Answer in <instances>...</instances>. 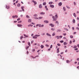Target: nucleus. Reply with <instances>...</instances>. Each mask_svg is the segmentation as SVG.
I'll return each instance as SVG.
<instances>
[{
	"label": "nucleus",
	"mask_w": 79,
	"mask_h": 79,
	"mask_svg": "<svg viewBox=\"0 0 79 79\" xmlns=\"http://www.w3.org/2000/svg\"><path fill=\"white\" fill-rule=\"evenodd\" d=\"M57 45H58V46H60L61 44H59V43H58V44H57Z\"/></svg>",
	"instance_id": "37998d69"
},
{
	"label": "nucleus",
	"mask_w": 79,
	"mask_h": 79,
	"mask_svg": "<svg viewBox=\"0 0 79 79\" xmlns=\"http://www.w3.org/2000/svg\"><path fill=\"white\" fill-rule=\"evenodd\" d=\"M77 46L79 48V44H77Z\"/></svg>",
	"instance_id": "774afa93"
},
{
	"label": "nucleus",
	"mask_w": 79,
	"mask_h": 79,
	"mask_svg": "<svg viewBox=\"0 0 79 79\" xmlns=\"http://www.w3.org/2000/svg\"><path fill=\"white\" fill-rule=\"evenodd\" d=\"M43 5H46V2H44L43 4Z\"/></svg>",
	"instance_id": "b1692460"
},
{
	"label": "nucleus",
	"mask_w": 79,
	"mask_h": 79,
	"mask_svg": "<svg viewBox=\"0 0 79 79\" xmlns=\"http://www.w3.org/2000/svg\"><path fill=\"white\" fill-rule=\"evenodd\" d=\"M59 6H61V5H62V3H61V2H60L59 3Z\"/></svg>",
	"instance_id": "4468645a"
},
{
	"label": "nucleus",
	"mask_w": 79,
	"mask_h": 79,
	"mask_svg": "<svg viewBox=\"0 0 79 79\" xmlns=\"http://www.w3.org/2000/svg\"><path fill=\"white\" fill-rule=\"evenodd\" d=\"M24 6L21 7V9L23 11H24Z\"/></svg>",
	"instance_id": "0eeeda50"
},
{
	"label": "nucleus",
	"mask_w": 79,
	"mask_h": 79,
	"mask_svg": "<svg viewBox=\"0 0 79 79\" xmlns=\"http://www.w3.org/2000/svg\"><path fill=\"white\" fill-rule=\"evenodd\" d=\"M33 38V39H37V37L36 36H35L34 35L33 37H32Z\"/></svg>",
	"instance_id": "ddd939ff"
},
{
	"label": "nucleus",
	"mask_w": 79,
	"mask_h": 79,
	"mask_svg": "<svg viewBox=\"0 0 79 79\" xmlns=\"http://www.w3.org/2000/svg\"><path fill=\"white\" fill-rule=\"evenodd\" d=\"M20 6V4H18L17 6H18V7H19V6Z\"/></svg>",
	"instance_id": "a878e982"
},
{
	"label": "nucleus",
	"mask_w": 79,
	"mask_h": 79,
	"mask_svg": "<svg viewBox=\"0 0 79 79\" xmlns=\"http://www.w3.org/2000/svg\"><path fill=\"white\" fill-rule=\"evenodd\" d=\"M32 2H33V3H34L35 4V5H36V4H37V2H36L35 1L33 0Z\"/></svg>",
	"instance_id": "9d476101"
},
{
	"label": "nucleus",
	"mask_w": 79,
	"mask_h": 79,
	"mask_svg": "<svg viewBox=\"0 0 79 79\" xmlns=\"http://www.w3.org/2000/svg\"><path fill=\"white\" fill-rule=\"evenodd\" d=\"M44 8L47 11H48V9L47 8V6H45L44 7Z\"/></svg>",
	"instance_id": "7ed1b4c3"
},
{
	"label": "nucleus",
	"mask_w": 79,
	"mask_h": 79,
	"mask_svg": "<svg viewBox=\"0 0 79 79\" xmlns=\"http://www.w3.org/2000/svg\"><path fill=\"white\" fill-rule=\"evenodd\" d=\"M77 29V30H78L79 31V28L78 27H77L76 28Z\"/></svg>",
	"instance_id": "5fc2aeb1"
},
{
	"label": "nucleus",
	"mask_w": 79,
	"mask_h": 79,
	"mask_svg": "<svg viewBox=\"0 0 79 79\" xmlns=\"http://www.w3.org/2000/svg\"><path fill=\"white\" fill-rule=\"evenodd\" d=\"M39 8H42V4H40L39 6Z\"/></svg>",
	"instance_id": "20e7f679"
},
{
	"label": "nucleus",
	"mask_w": 79,
	"mask_h": 79,
	"mask_svg": "<svg viewBox=\"0 0 79 79\" xmlns=\"http://www.w3.org/2000/svg\"><path fill=\"white\" fill-rule=\"evenodd\" d=\"M77 48V46H74V48Z\"/></svg>",
	"instance_id": "de8ad7c7"
},
{
	"label": "nucleus",
	"mask_w": 79,
	"mask_h": 79,
	"mask_svg": "<svg viewBox=\"0 0 79 79\" xmlns=\"http://www.w3.org/2000/svg\"><path fill=\"white\" fill-rule=\"evenodd\" d=\"M34 16H35V17H36V16H37V14H35L34 15Z\"/></svg>",
	"instance_id": "f704fd0d"
},
{
	"label": "nucleus",
	"mask_w": 79,
	"mask_h": 79,
	"mask_svg": "<svg viewBox=\"0 0 79 79\" xmlns=\"http://www.w3.org/2000/svg\"><path fill=\"white\" fill-rule=\"evenodd\" d=\"M43 18V17H40L39 18V19H42Z\"/></svg>",
	"instance_id": "cd10ccee"
},
{
	"label": "nucleus",
	"mask_w": 79,
	"mask_h": 79,
	"mask_svg": "<svg viewBox=\"0 0 79 79\" xmlns=\"http://www.w3.org/2000/svg\"><path fill=\"white\" fill-rule=\"evenodd\" d=\"M64 42V41L63 40H61L60 41V42L61 43H63Z\"/></svg>",
	"instance_id": "a19ab883"
},
{
	"label": "nucleus",
	"mask_w": 79,
	"mask_h": 79,
	"mask_svg": "<svg viewBox=\"0 0 79 79\" xmlns=\"http://www.w3.org/2000/svg\"><path fill=\"white\" fill-rule=\"evenodd\" d=\"M41 15H44V14H45V13L44 12H41L40 13V14Z\"/></svg>",
	"instance_id": "2f4dec72"
},
{
	"label": "nucleus",
	"mask_w": 79,
	"mask_h": 79,
	"mask_svg": "<svg viewBox=\"0 0 79 79\" xmlns=\"http://www.w3.org/2000/svg\"><path fill=\"white\" fill-rule=\"evenodd\" d=\"M73 16L74 17H76V14L75 13H73Z\"/></svg>",
	"instance_id": "bb28decb"
},
{
	"label": "nucleus",
	"mask_w": 79,
	"mask_h": 79,
	"mask_svg": "<svg viewBox=\"0 0 79 79\" xmlns=\"http://www.w3.org/2000/svg\"><path fill=\"white\" fill-rule=\"evenodd\" d=\"M39 27H44V25H42L41 24H39Z\"/></svg>",
	"instance_id": "f8f14e48"
},
{
	"label": "nucleus",
	"mask_w": 79,
	"mask_h": 79,
	"mask_svg": "<svg viewBox=\"0 0 79 79\" xmlns=\"http://www.w3.org/2000/svg\"><path fill=\"white\" fill-rule=\"evenodd\" d=\"M66 62L67 63H70V61L68 60H67L66 61Z\"/></svg>",
	"instance_id": "dca6fc26"
},
{
	"label": "nucleus",
	"mask_w": 79,
	"mask_h": 79,
	"mask_svg": "<svg viewBox=\"0 0 79 79\" xmlns=\"http://www.w3.org/2000/svg\"><path fill=\"white\" fill-rule=\"evenodd\" d=\"M30 57H31V58H35V57H34V56H30Z\"/></svg>",
	"instance_id": "79ce46f5"
},
{
	"label": "nucleus",
	"mask_w": 79,
	"mask_h": 79,
	"mask_svg": "<svg viewBox=\"0 0 79 79\" xmlns=\"http://www.w3.org/2000/svg\"><path fill=\"white\" fill-rule=\"evenodd\" d=\"M44 23H48V21H47V20H45L44 21Z\"/></svg>",
	"instance_id": "9b49d317"
},
{
	"label": "nucleus",
	"mask_w": 79,
	"mask_h": 79,
	"mask_svg": "<svg viewBox=\"0 0 79 79\" xmlns=\"http://www.w3.org/2000/svg\"><path fill=\"white\" fill-rule=\"evenodd\" d=\"M12 18H15V16H12Z\"/></svg>",
	"instance_id": "6e6d98bb"
},
{
	"label": "nucleus",
	"mask_w": 79,
	"mask_h": 79,
	"mask_svg": "<svg viewBox=\"0 0 79 79\" xmlns=\"http://www.w3.org/2000/svg\"><path fill=\"white\" fill-rule=\"evenodd\" d=\"M56 24H58L59 23H58V21H56Z\"/></svg>",
	"instance_id": "8fccbe9b"
},
{
	"label": "nucleus",
	"mask_w": 79,
	"mask_h": 79,
	"mask_svg": "<svg viewBox=\"0 0 79 79\" xmlns=\"http://www.w3.org/2000/svg\"><path fill=\"white\" fill-rule=\"evenodd\" d=\"M63 39H66V38L65 37H64Z\"/></svg>",
	"instance_id": "bf43d9fd"
},
{
	"label": "nucleus",
	"mask_w": 79,
	"mask_h": 79,
	"mask_svg": "<svg viewBox=\"0 0 79 79\" xmlns=\"http://www.w3.org/2000/svg\"><path fill=\"white\" fill-rule=\"evenodd\" d=\"M61 30L60 29L57 30V32H61Z\"/></svg>",
	"instance_id": "412c9836"
},
{
	"label": "nucleus",
	"mask_w": 79,
	"mask_h": 79,
	"mask_svg": "<svg viewBox=\"0 0 79 79\" xmlns=\"http://www.w3.org/2000/svg\"><path fill=\"white\" fill-rule=\"evenodd\" d=\"M17 26H18V27H22V26H23V25L21 24H18Z\"/></svg>",
	"instance_id": "423d86ee"
},
{
	"label": "nucleus",
	"mask_w": 79,
	"mask_h": 79,
	"mask_svg": "<svg viewBox=\"0 0 79 79\" xmlns=\"http://www.w3.org/2000/svg\"><path fill=\"white\" fill-rule=\"evenodd\" d=\"M28 48H29V46H26V50H27Z\"/></svg>",
	"instance_id": "6ab92c4d"
},
{
	"label": "nucleus",
	"mask_w": 79,
	"mask_h": 79,
	"mask_svg": "<svg viewBox=\"0 0 79 79\" xmlns=\"http://www.w3.org/2000/svg\"><path fill=\"white\" fill-rule=\"evenodd\" d=\"M55 17H56V18H58V15H56Z\"/></svg>",
	"instance_id": "09e8293b"
},
{
	"label": "nucleus",
	"mask_w": 79,
	"mask_h": 79,
	"mask_svg": "<svg viewBox=\"0 0 79 79\" xmlns=\"http://www.w3.org/2000/svg\"><path fill=\"white\" fill-rule=\"evenodd\" d=\"M55 35V33H53L52 34L53 36H54V35Z\"/></svg>",
	"instance_id": "58836bf2"
},
{
	"label": "nucleus",
	"mask_w": 79,
	"mask_h": 79,
	"mask_svg": "<svg viewBox=\"0 0 79 79\" xmlns=\"http://www.w3.org/2000/svg\"><path fill=\"white\" fill-rule=\"evenodd\" d=\"M18 23H22V21H19L18 22Z\"/></svg>",
	"instance_id": "e433bc0d"
},
{
	"label": "nucleus",
	"mask_w": 79,
	"mask_h": 79,
	"mask_svg": "<svg viewBox=\"0 0 79 79\" xmlns=\"http://www.w3.org/2000/svg\"><path fill=\"white\" fill-rule=\"evenodd\" d=\"M32 21V19H29L28 20V22L29 23H30V22H31Z\"/></svg>",
	"instance_id": "2eb2a0df"
},
{
	"label": "nucleus",
	"mask_w": 79,
	"mask_h": 79,
	"mask_svg": "<svg viewBox=\"0 0 79 79\" xmlns=\"http://www.w3.org/2000/svg\"><path fill=\"white\" fill-rule=\"evenodd\" d=\"M45 46H46V47H49V45H48V44H46Z\"/></svg>",
	"instance_id": "49530a36"
},
{
	"label": "nucleus",
	"mask_w": 79,
	"mask_h": 79,
	"mask_svg": "<svg viewBox=\"0 0 79 79\" xmlns=\"http://www.w3.org/2000/svg\"><path fill=\"white\" fill-rule=\"evenodd\" d=\"M52 47H53V46L52 45H51L50 46V48H52Z\"/></svg>",
	"instance_id": "c03bdc74"
},
{
	"label": "nucleus",
	"mask_w": 79,
	"mask_h": 79,
	"mask_svg": "<svg viewBox=\"0 0 79 79\" xmlns=\"http://www.w3.org/2000/svg\"><path fill=\"white\" fill-rule=\"evenodd\" d=\"M68 52V50H65V52L66 53V52Z\"/></svg>",
	"instance_id": "e2e57ef3"
},
{
	"label": "nucleus",
	"mask_w": 79,
	"mask_h": 79,
	"mask_svg": "<svg viewBox=\"0 0 79 79\" xmlns=\"http://www.w3.org/2000/svg\"><path fill=\"white\" fill-rule=\"evenodd\" d=\"M74 4L75 5H76V2H74Z\"/></svg>",
	"instance_id": "13d9d810"
},
{
	"label": "nucleus",
	"mask_w": 79,
	"mask_h": 79,
	"mask_svg": "<svg viewBox=\"0 0 79 79\" xmlns=\"http://www.w3.org/2000/svg\"><path fill=\"white\" fill-rule=\"evenodd\" d=\"M6 8L7 9H10V6L6 5Z\"/></svg>",
	"instance_id": "6e6552de"
},
{
	"label": "nucleus",
	"mask_w": 79,
	"mask_h": 79,
	"mask_svg": "<svg viewBox=\"0 0 79 79\" xmlns=\"http://www.w3.org/2000/svg\"><path fill=\"white\" fill-rule=\"evenodd\" d=\"M70 44H72V41L70 40Z\"/></svg>",
	"instance_id": "864d4df0"
},
{
	"label": "nucleus",
	"mask_w": 79,
	"mask_h": 79,
	"mask_svg": "<svg viewBox=\"0 0 79 79\" xmlns=\"http://www.w3.org/2000/svg\"><path fill=\"white\" fill-rule=\"evenodd\" d=\"M52 19H53V21H56V18L55 17V16H52Z\"/></svg>",
	"instance_id": "f03ea898"
},
{
	"label": "nucleus",
	"mask_w": 79,
	"mask_h": 79,
	"mask_svg": "<svg viewBox=\"0 0 79 79\" xmlns=\"http://www.w3.org/2000/svg\"><path fill=\"white\" fill-rule=\"evenodd\" d=\"M63 36H56V38H57V39H61V38H62Z\"/></svg>",
	"instance_id": "f257e3e1"
},
{
	"label": "nucleus",
	"mask_w": 79,
	"mask_h": 79,
	"mask_svg": "<svg viewBox=\"0 0 79 79\" xmlns=\"http://www.w3.org/2000/svg\"><path fill=\"white\" fill-rule=\"evenodd\" d=\"M50 7H51V8H54V5H50Z\"/></svg>",
	"instance_id": "1a4fd4ad"
},
{
	"label": "nucleus",
	"mask_w": 79,
	"mask_h": 79,
	"mask_svg": "<svg viewBox=\"0 0 79 79\" xmlns=\"http://www.w3.org/2000/svg\"><path fill=\"white\" fill-rule=\"evenodd\" d=\"M33 42H34V40H32V41H31V44H33Z\"/></svg>",
	"instance_id": "603ef678"
},
{
	"label": "nucleus",
	"mask_w": 79,
	"mask_h": 79,
	"mask_svg": "<svg viewBox=\"0 0 79 79\" xmlns=\"http://www.w3.org/2000/svg\"><path fill=\"white\" fill-rule=\"evenodd\" d=\"M52 3H53L52 2H49V4H50V5L52 4Z\"/></svg>",
	"instance_id": "c85d7f7f"
},
{
	"label": "nucleus",
	"mask_w": 79,
	"mask_h": 79,
	"mask_svg": "<svg viewBox=\"0 0 79 79\" xmlns=\"http://www.w3.org/2000/svg\"><path fill=\"white\" fill-rule=\"evenodd\" d=\"M77 61H79V58H77Z\"/></svg>",
	"instance_id": "69168bd1"
},
{
	"label": "nucleus",
	"mask_w": 79,
	"mask_h": 79,
	"mask_svg": "<svg viewBox=\"0 0 79 79\" xmlns=\"http://www.w3.org/2000/svg\"><path fill=\"white\" fill-rule=\"evenodd\" d=\"M15 18H18V15H15Z\"/></svg>",
	"instance_id": "4d7b16f0"
},
{
	"label": "nucleus",
	"mask_w": 79,
	"mask_h": 79,
	"mask_svg": "<svg viewBox=\"0 0 79 79\" xmlns=\"http://www.w3.org/2000/svg\"><path fill=\"white\" fill-rule=\"evenodd\" d=\"M49 25L50 26H51V27H54V26H55V25H54V24L52 23L50 24Z\"/></svg>",
	"instance_id": "39448f33"
},
{
	"label": "nucleus",
	"mask_w": 79,
	"mask_h": 79,
	"mask_svg": "<svg viewBox=\"0 0 79 79\" xmlns=\"http://www.w3.org/2000/svg\"><path fill=\"white\" fill-rule=\"evenodd\" d=\"M66 7H67V8H68V9H69L70 8V7L68 6H66Z\"/></svg>",
	"instance_id": "72a5a7b5"
},
{
	"label": "nucleus",
	"mask_w": 79,
	"mask_h": 79,
	"mask_svg": "<svg viewBox=\"0 0 79 79\" xmlns=\"http://www.w3.org/2000/svg\"><path fill=\"white\" fill-rule=\"evenodd\" d=\"M28 44L29 46H31V43H30V42H29L28 43Z\"/></svg>",
	"instance_id": "7c9ffc66"
},
{
	"label": "nucleus",
	"mask_w": 79,
	"mask_h": 79,
	"mask_svg": "<svg viewBox=\"0 0 79 79\" xmlns=\"http://www.w3.org/2000/svg\"><path fill=\"white\" fill-rule=\"evenodd\" d=\"M24 36H25V37H29V36H28V35H26L25 34H24Z\"/></svg>",
	"instance_id": "aec40b11"
},
{
	"label": "nucleus",
	"mask_w": 79,
	"mask_h": 79,
	"mask_svg": "<svg viewBox=\"0 0 79 79\" xmlns=\"http://www.w3.org/2000/svg\"><path fill=\"white\" fill-rule=\"evenodd\" d=\"M32 52H35V49H33Z\"/></svg>",
	"instance_id": "680f3d73"
},
{
	"label": "nucleus",
	"mask_w": 79,
	"mask_h": 79,
	"mask_svg": "<svg viewBox=\"0 0 79 79\" xmlns=\"http://www.w3.org/2000/svg\"><path fill=\"white\" fill-rule=\"evenodd\" d=\"M35 36H36V37H39V36H40V35H35Z\"/></svg>",
	"instance_id": "c756f323"
},
{
	"label": "nucleus",
	"mask_w": 79,
	"mask_h": 79,
	"mask_svg": "<svg viewBox=\"0 0 79 79\" xmlns=\"http://www.w3.org/2000/svg\"><path fill=\"white\" fill-rule=\"evenodd\" d=\"M20 19V18H19L17 19V20L18 21H19V20Z\"/></svg>",
	"instance_id": "3c124183"
},
{
	"label": "nucleus",
	"mask_w": 79,
	"mask_h": 79,
	"mask_svg": "<svg viewBox=\"0 0 79 79\" xmlns=\"http://www.w3.org/2000/svg\"><path fill=\"white\" fill-rule=\"evenodd\" d=\"M63 9L64 10V11H66V8H65V7H64L63 8Z\"/></svg>",
	"instance_id": "393cba45"
},
{
	"label": "nucleus",
	"mask_w": 79,
	"mask_h": 79,
	"mask_svg": "<svg viewBox=\"0 0 79 79\" xmlns=\"http://www.w3.org/2000/svg\"><path fill=\"white\" fill-rule=\"evenodd\" d=\"M23 36H22L20 37V39H21H21H23Z\"/></svg>",
	"instance_id": "c9c22d12"
},
{
	"label": "nucleus",
	"mask_w": 79,
	"mask_h": 79,
	"mask_svg": "<svg viewBox=\"0 0 79 79\" xmlns=\"http://www.w3.org/2000/svg\"><path fill=\"white\" fill-rule=\"evenodd\" d=\"M51 30H52V31H55V28H52L51 29Z\"/></svg>",
	"instance_id": "a18cd8bd"
},
{
	"label": "nucleus",
	"mask_w": 79,
	"mask_h": 79,
	"mask_svg": "<svg viewBox=\"0 0 79 79\" xmlns=\"http://www.w3.org/2000/svg\"><path fill=\"white\" fill-rule=\"evenodd\" d=\"M78 50V49L77 48L75 49V50Z\"/></svg>",
	"instance_id": "052dcab7"
},
{
	"label": "nucleus",
	"mask_w": 79,
	"mask_h": 79,
	"mask_svg": "<svg viewBox=\"0 0 79 79\" xmlns=\"http://www.w3.org/2000/svg\"><path fill=\"white\" fill-rule=\"evenodd\" d=\"M59 49H60V48H57V53H59V52H60V51H59Z\"/></svg>",
	"instance_id": "f3484780"
},
{
	"label": "nucleus",
	"mask_w": 79,
	"mask_h": 79,
	"mask_svg": "<svg viewBox=\"0 0 79 79\" xmlns=\"http://www.w3.org/2000/svg\"><path fill=\"white\" fill-rule=\"evenodd\" d=\"M75 22H76V21L74 20V19H73V23H75Z\"/></svg>",
	"instance_id": "5701e85b"
},
{
	"label": "nucleus",
	"mask_w": 79,
	"mask_h": 79,
	"mask_svg": "<svg viewBox=\"0 0 79 79\" xmlns=\"http://www.w3.org/2000/svg\"><path fill=\"white\" fill-rule=\"evenodd\" d=\"M68 44V43H66V42H64V45H67Z\"/></svg>",
	"instance_id": "a211bd4d"
},
{
	"label": "nucleus",
	"mask_w": 79,
	"mask_h": 79,
	"mask_svg": "<svg viewBox=\"0 0 79 79\" xmlns=\"http://www.w3.org/2000/svg\"><path fill=\"white\" fill-rule=\"evenodd\" d=\"M26 17H27V18H29V16L28 15H27Z\"/></svg>",
	"instance_id": "4c0bfd02"
},
{
	"label": "nucleus",
	"mask_w": 79,
	"mask_h": 79,
	"mask_svg": "<svg viewBox=\"0 0 79 79\" xmlns=\"http://www.w3.org/2000/svg\"><path fill=\"white\" fill-rule=\"evenodd\" d=\"M47 35L48 36H51V35H50V34H48V33H47Z\"/></svg>",
	"instance_id": "4be33fe9"
},
{
	"label": "nucleus",
	"mask_w": 79,
	"mask_h": 79,
	"mask_svg": "<svg viewBox=\"0 0 79 79\" xmlns=\"http://www.w3.org/2000/svg\"><path fill=\"white\" fill-rule=\"evenodd\" d=\"M70 37L71 39H72V38H73V35H70Z\"/></svg>",
	"instance_id": "ea45409f"
},
{
	"label": "nucleus",
	"mask_w": 79,
	"mask_h": 79,
	"mask_svg": "<svg viewBox=\"0 0 79 79\" xmlns=\"http://www.w3.org/2000/svg\"><path fill=\"white\" fill-rule=\"evenodd\" d=\"M65 30H66V31H68V29H67V28H65Z\"/></svg>",
	"instance_id": "0e129e2a"
},
{
	"label": "nucleus",
	"mask_w": 79,
	"mask_h": 79,
	"mask_svg": "<svg viewBox=\"0 0 79 79\" xmlns=\"http://www.w3.org/2000/svg\"><path fill=\"white\" fill-rule=\"evenodd\" d=\"M41 48H44V46L43 45H42L41 46Z\"/></svg>",
	"instance_id": "473e14b6"
},
{
	"label": "nucleus",
	"mask_w": 79,
	"mask_h": 79,
	"mask_svg": "<svg viewBox=\"0 0 79 79\" xmlns=\"http://www.w3.org/2000/svg\"><path fill=\"white\" fill-rule=\"evenodd\" d=\"M63 35H66V34L64 33V34H63Z\"/></svg>",
	"instance_id": "338daca9"
}]
</instances>
